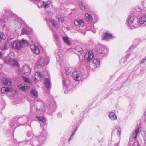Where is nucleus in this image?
Masks as SVG:
<instances>
[{"label": "nucleus", "mask_w": 146, "mask_h": 146, "mask_svg": "<svg viewBox=\"0 0 146 146\" xmlns=\"http://www.w3.org/2000/svg\"><path fill=\"white\" fill-rule=\"evenodd\" d=\"M47 134L46 131H43L38 137H33L31 142V145L32 146H40L44 142L46 139Z\"/></svg>", "instance_id": "f257e3e1"}, {"label": "nucleus", "mask_w": 146, "mask_h": 146, "mask_svg": "<svg viewBox=\"0 0 146 146\" xmlns=\"http://www.w3.org/2000/svg\"><path fill=\"white\" fill-rule=\"evenodd\" d=\"M15 55L13 52L10 53L9 56L5 57L4 60L6 63L11 66H17L18 64L15 59Z\"/></svg>", "instance_id": "f03ea898"}, {"label": "nucleus", "mask_w": 146, "mask_h": 146, "mask_svg": "<svg viewBox=\"0 0 146 146\" xmlns=\"http://www.w3.org/2000/svg\"><path fill=\"white\" fill-rule=\"evenodd\" d=\"M49 59L46 56H42L37 62L36 67L37 68H41L49 63Z\"/></svg>", "instance_id": "7ed1b4c3"}, {"label": "nucleus", "mask_w": 146, "mask_h": 146, "mask_svg": "<svg viewBox=\"0 0 146 146\" xmlns=\"http://www.w3.org/2000/svg\"><path fill=\"white\" fill-rule=\"evenodd\" d=\"M37 101L38 102H40L41 103V104H40V103L38 102L37 104V106H34L33 107L32 106L33 105V104L32 103L31 104V107L32 109L35 110V111L38 113L41 114L42 112V109L43 106L42 102V100L40 99H38Z\"/></svg>", "instance_id": "20e7f679"}, {"label": "nucleus", "mask_w": 146, "mask_h": 146, "mask_svg": "<svg viewBox=\"0 0 146 146\" xmlns=\"http://www.w3.org/2000/svg\"><path fill=\"white\" fill-rule=\"evenodd\" d=\"M57 107L56 103L54 102H52L49 104L48 109V114L52 115L55 110Z\"/></svg>", "instance_id": "39448f33"}, {"label": "nucleus", "mask_w": 146, "mask_h": 146, "mask_svg": "<svg viewBox=\"0 0 146 146\" xmlns=\"http://www.w3.org/2000/svg\"><path fill=\"white\" fill-rule=\"evenodd\" d=\"M11 45L13 48L17 50L21 49L22 47V44L21 40H15L11 43Z\"/></svg>", "instance_id": "423d86ee"}, {"label": "nucleus", "mask_w": 146, "mask_h": 146, "mask_svg": "<svg viewBox=\"0 0 146 146\" xmlns=\"http://www.w3.org/2000/svg\"><path fill=\"white\" fill-rule=\"evenodd\" d=\"M145 7L143 10L141 11L142 15L141 17L139 20V23L141 24H143L146 21V4L145 5Z\"/></svg>", "instance_id": "0eeeda50"}, {"label": "nucleus", "mask_w": 146, "mask_h": 146, "mask_svg": "<svg viewBox=\"0 0 146 146\" xmlns=\"http://www.w3.org/2000/svg\"><path fill=\"white\" fill-rule=\"evenodd\" d=\"M134 19L135 17H134L133 15H130L128 17L127 21V24L128 25L129 27L132 29L138 27L137 26H134L131 25L132 24Z\"/></svg>", "instance_id": "6e6552de"}, {"label": "nucleus", "mask_w": 146, "mask_h": 146, "mask_svg": "<svg viewBox=\"0 0 146 146\" xmlns=\"http://www.w3.org/2000/svg\"><path fill=\"white\" fill-rule=\"evenodd\" d=\"M97 51L98 54L103 56L108 52V49L104 46H102L97 50Z\"/></svg>", "instance_id": "1a4fd4ad"}, {"label": "nucleus", "mask_w": 146, "mask_h": 146, "mask_svg": "<svg viewBox=\"0 0 146 146\" xmlns=\"http://www.w3.org/2000/svg\"><path fill=\"white\" fill-rule=\"evenodd\" d=\"M72 76L74 80L78 81L81 79L82 73L80 71H76L73 73Z\"/></svg>", "instance_id": "9d476101"}, {"label": "nucleus", "mask_w": 146, "mask_h": 146, "mask_svg": "<svg viewBox=\"0 0 146 146\" xmlns=\"http://www.w3.org/2000/svg\"><path fill=\"white\" fill-rule=\"evenodd\" d=\"M22 69L23 74L27 76L30 74L31 70L29 65H25L22 67Z\"/></svg>", "instance_id": "9b49d317"}, {"label": "nucleus", "mask_w": 146, "mask_h": 146, "mask_svg": "<svg viewBox=\"0 0 146 146\" xmlns=\"http://www.w3.org/2000/svg\"><path fill=\"white\" fill-rule=\"evenodd\" d=\"M30 48L32 52L36 54L39 55L40 53V49L38 47L35 45H32L31 46Z\"/></svg>", "instance_id": "f8f14e48"}, {"label": "nucleus", "mask_w": 146, "mask_h": 146, "mask_svg": "<svg viewBox=\"0 0 146 146\" xmlns=\"http://www.w3.org/2000/svg\"><path fill=\"white\" fill-rule=\"evenodd\" d=\"M74 24L78 27H82L84 25L83 20L80 19H78L74 21Z\"/></svg>", "instance_id": "ddd939ff"}, {"label": "nucleus", "mask_w": 146, "mask_h": 146, "mask_svg": "<svg viewBox=\"0 0 146 146\" xmlns=\"http://www.w3.org/2000/svg\"><path fill=\"white\" fill-rule=\"evenodd\" d=\"M43 77V76L41 72H37L35 74L34 80L35 81L37 82L40 80V79Z\"/></svg>", "instance_id": "4468645a"}, {"label": "nucleus", "mask_w": 146, "mask_h": 146, "mask_svg": "<svg viewBox=\"0 0 146 146\" xmlns=\"http://www.w3.org/2000/svg\"><path fill=\"white\" fill-rule=\"evenodd\" d=\"M44 85L46 88L48 90L51 88V83L50 80L48 78H46L44 80Z\"/></svg>", "instance_id": "2eb2a0df"}, {"label": "nucleus", "mask_w": 146, "mask_h": 146, "mask_svg": "<svg viewBox=\"0 0 146 146\" xmlns=\"http://www.w3.org/2000/svg\"><path fill=\"white\" fill-rule=\"evenodd\" d=\"M27 117L25 116L23 118H19V119H18L17 118L15 119H14L12 120V121L11 122V123L10 124V125L12 127H13L14 126H15V125L17 123V121L19 122L20 121L22 120L23 119H27Z\"/></svg>", "instance_id": "dca6fc26"}, {"label": "nucleus", "mask_w": 146, "mask_h": 146, "mask_svg": "<svg viewBox=\"0 0 146 146\" xmlns=\"http://www.w3.org/2000/svg\"><path fill=\"white\" fill-rule=\"evenodd\" d=\"M2 82L4 85L7 86L11 85L12 83V81L10 79L6 78H3L2 80Z\"/></svg>", "instance_id": "f3484780"}, {"label": "nucleus", "mask_w": 146, "mask_h": 146, "mask_svg": "<svg viewBox=\"0 0 146 146\" xmlns=\"http://www.w3.org/2000/svg\"><path fill=\"white\" fill-rule=\"evenodd\" d=\"M42 4L40 5H39V3H38V7L40 8V7H42L43 5L45 8H48L50 6V4L51 3V2L50 1H48L46 3L44 2H42Z\"/></svg>", "instance_id": "a211bd4d"}, {"label": "nucleus", "mask_w": 146, "mask_h": 146, "mask_svg": "<svg viewBox=\"0 0 146 146\" xmlns=\"http://www.w3.org/2000/svg\"><path fill=\"white\" fill-rule=\"evenodd\" d=\"M19 88L22 90L26 91L30 89V87L27 84H22L19 86Z\"/></svg>", "instance_id": "6ab92c4d"}, {"label": "nucleus", "mask_w": 146, "mask_h": 146, "mask_svg": "<svg viewBox=\"0 0 146 146\" xmlns=\"http://www.w3.org/2000/svg\"><path fill=\"white\" fill-rule=\"evenodd\" d=\"M53 35L56 41V45L58 47H60L61 46V41L60 40L59 38L58 37V36L57 34L56 33H54Z\"/></svg>", "instance_id": "aec40b11"}, {"label": "nucleus", "mask_w": 146, "mask_h": 146, "mask_svg": "<svg viewBox=\"0 0 146 146\" xmlns=\"http://www.w3.org/2000/svg\"><path fill=\"white\" fill-rule=\"evenodd\" d=\"M92 65L94 68H97L100 66V61L97 58H95L92 61Z\"/></svg>", "instance_id": "412c9836"}, {"label": "nucleus", "mask_w": 146, "mask_h": 146, "mask_svg": "<svg viewBox=\"0 0 146 146\" xmlns=\"http://www.w3.org/2000/svg\"><path fill=\"white\" fill-rule=\"evenodd\" d=\"M75 52L76 54H82L84 53V50L80 46H77L75 48Z\"/></svg>", "instance_id": "4be33fe9"}, {"label": "nucleus", "mask_w": 146, "mask_h": 146, "mask_svg": "<svg viewBox=\"0 0 146 146\" xmlns=\"http://www.w3.org/2000/svg\"><path fill=\"white\" fill-rule=\"evenodd\" d=\"M94 56L92 52H89L85 57V60L87 62L90 61L93 58Z\"/></svg>", "instance_id": "5701e85b"}, {"label": "nucleus", "mask_w": 146, "mask_h": 146, "mask_svg": "<svg viewBox=\"0 0 146 146\" xmlns=\"http://www.w3.org/2000/svg\"><path fill=\"white\" fill-rule=\"evenodd\" d=\"M56 53V56L57 60L60 62V61L62 60L63 55L62 54V52L60 51L57 52Z\"/></svg>", "instance_id": "b1692460"}, {"label": "nucleus", "mask_w": 146, "mask_h": 146, "mask_svg": "<svg viewBox=\"0 0 146 146\" xmlns=\"http://www.w3.org/2000/svg\"><path fill=\"white\" fill-rule=\"evenodd\" d=\"M109 118L112 120H115L117 119V117L114 113L111 112L109 113L108 115Z\"/></svg>", "instance_id": "393cba45"}, {"label": "nucleus", "mask_w": 146, "mask_h": 146, "mask_svg": "<svg viewBox=\"0 0 146 146\" xmlns=\"http://www.w3.org/2000/svg\"><path fill=\"white\" fill-rule=\"evenodd\" d=\"M139 128H137L134 130L132 133V137L133 138L135 139L138 135L139 134Z\"/></svg>", "instance_id": "a878e982"}, {"label": "nucleus", "mask_w": 146, "mask_h": 146, "mask_svg": "<svg viewBox=\"0 0 146 146\" xmlns=\"http://www.w3.org/2000/svg\"><path fill=\"white\" fill-rule=\"evenodd\" d=\"M62 38L64 43L68 45L71 44V43L69 40V38L67 36H62Z\"/></svg>", "instance_id": "bb28decb"}, {"label": "nucleus", "mask_w": 146, "mask_h": 146, "mask_svg": "<svg viewBox=\"0 0 146 146\" xmlns=\"http://www.w3.org/2000/svg\"><path fill=\"white\" fill-rule=\"evenodd\" d=\"M63 78L64 79V80H62L63 84L64 86L63 88L65 90L64 91V92L66 94L68 93L69 91H70V89H68V88H67V87L66 86V82L65 80V79L64 78L63 76Z\"/></svg>", "instance_id": "cd10ccee"}, {"label": "nucleus", "mask_w": 146, "mask_h": 146, "mask_svg": "<svg viewBox=\"0 0 146 146\" xmlns=\"http://www.w3.org/2000/svg\"><path fill=\"white\" fill-rule=\"evenodd\" d=\"M31 94L32 96L35 98L38 96V92L37 91L34 89H32L31 91Z\"/></svg>", "instance_id": "c85d7f7f"}, {"label": "nucleus", "mask_w": 146, "mask_h": 146, "mask_svg": "<svg viewBox=\"0 0 146 146\" xmlns=\"http://www.w3.org/2000/svg\"><path fill=\"white\" fill-rule=\"evenodd\" d=\"M85 16L87 21L90 22L92 21L93 18L91 14L86 13L85 14Z\"/></svg>", "instance_id": "c756f323"}, {"label": "nucleus", "mask_w": 146, "mask_h": 146, "mask_svg": "<svg viewBox=\"0 0 146 146\" xmlns=\"http://www.w3.org/2000/svg\"><path fill=\"white\" fill-rule=\"evenodd\" d=\"M112 35L110 33H106L105 34V36L103 39L104 40H107L108 39L112 38Z\"/></svg>", "instance_id": "7c9ffc66"}, {"label": "nucleus", "mask_w": 146, "mask_h": 146, "mask_svg": "<svg viewBox=\"0 0 146 146\" xmlns=\"http://www.w3.org/2000/svg\"><path fill=\"white\" fill-rule=\"evenodd\" d=\"M5 17H3L0 19V21L2 23H5L9 21V20L6 16L5 15Z\"/></svg>", "instance_id": "2f4dec72"}, {"label": "nucleus", "mask_w": 146, "mask_h": 146, "mask_svg": "<svg viewBox=\"0 0 146 146\" xmlns=\"http://www.w3.org/2000/svg\"><path fill=\"white\" fill-rule=\"evenodd\" d=\"M56 18L58 19L59 22L63 23L64 21V18L62 16L58 15L56 16Z\"/></svg>", "instance_id": "473e14b6"}, {"label": "nucleus", "mask_w": 146, "mask_h": 146, "mask_svg": "<svg viewBox=\"0 0 146 146\" xmlns=\"http://www.w3.org/2000/svg\"><path fill=\"white\" fill-rule=\"evenodd\" d=\"M21 41L22 43V45H25L27 46L29 44V42L27 40L23 39L21 40Z\"/></svg>", "instance_id": "72a5a7b5"}, {"label": "nucleus", "mask_w": 146, "mask_h": 146, "mask_svg": "<svg viewBox=\"0 0 146 146\" xmlns=\"http://www.w3.org/2000/svg\"><path fill=\"white\" fill-rule=\"evenodd\" d=\"M116 129L117 131V136H119L121 135V128L119 126H116Z\"/></svg>", "instance_id": "f704fd0d"}, {"label": "nucleus", "mask_w": 146, "mask_h": 146, "mask_svg": "<svg viewBox=\"0 0 146 146\" xmlns=\"http://www.w3.org/2000/svg\"><path fill=\"white\" fill-rule=\"evenodd\" d=\"M36 117L39 121H42L43 123H45L46 122L45 119L43 117L36 116Z\"/></svg>", "instance_id": "c9c22d12"}, {"label": "nucleus", "mask_w": 146, "mask_h": 146, "mask_svg": "<svg viewBox=\"0 0 146 146\" xmlns=\"http://www.w3.org/2000/svg\"><path fill=\"white\" fill-rule=\"evenodd\" d=\"M50 22L51 23L52 25L53 26L55 27H56L57 26V25L55 21L52 19H49Z\"/></svg>", "instance_id": "e433bc0d"}, {"label": "nucleus", "mask_w": 146, "mask_h": 146, "mask_svg": "<svg viewBox=\"0 0 146 146\" xmlns=\"http://www.w3.org/2000/svg\"><path fill=\"white\" fill-rule=\"evenodd\" d=\"M79 5L80 8L83 11H85V7L83 5V3H82L81 1H79Z\"/></svg>", "instance_id": "4c0bfd02"}, {"label": "nucleus", "mask_w": 146, "mask_h": 146, "mask_svg": "<svg viewBox=\"0 0 146 146\" xmlns=\"http://www.w3.org/2000/svg\"><path fill=\"white\" fill-rule=\"evenodd\" d=\"M142 135L144 141L146 143V131L143 132L142 133Z\"/></svg>", "instance_id": "58836bf2"}, {"label": "nucleus", "mask_w": 146, "mask_h": 146, "mask_svg": "<svg viewBox=\"0 0 146 146\" xmlns=\"http://www.w3.org/2000/svg\"><path fill=\"white\" fill-rule=\"evenodd\" d=\"M3 33L0 32V42L4 41L5 40L4 38L3 37Z\"/></svg>", "instance_id": "ea45409f"}, {"label": "nucleus", "mask_w": 146, "mask_h": 146, "mask_svg": "<svg viewBox=\"0 0 146 146\" xmlns=\"http://www.w3.org/2000/svg\"><path fill=\"white\" fill-rule=\"evenodd\" d=\"M22 34H28L29 33V32L27 29H23L22 30Z\"/></svg>", "instance_id": "a19ab883"}, {"label": "nucleus", "mask_w": 146, "mask_h": 146, "mask_svg": "<svg viewBox=\"0 0 146 146\" xmlns=\"http://www.w3.org/2000/svg\"><path fill=\"white\" fill-rule=\"evenodd\" d=\"M23 80H24L25 82L26 83H30V81L28 78L25 77H23Z\"/></svg>", "instance_id": "79ce46f5"}, {"label": "nucleus", "mask_w": 146, "mask_h": 146, "mask_svg": "<svg viewBox=\"0 0 146 146\" xmlns=\"http://www.w3.org/2000/svg\"><path fill=\"white\" fill-rule=\"evenodd\" d=\"M65 70L66 75H69L71 73V70L67 68Z\"/></svg>", "instance_id": "37998d69"}, {"label": "nucleus", "mask_w": 146, "mask_h": 146, "mask_svg": "<svg viewBox=\"0 0 146 146\" xmlns=\"http://www.w3.org/2000/svg\"><path fill=\"white\" fill-rule=\"evenodd\" d=\"M6 92L7 93L9 92H11L12 90V89L11 88H9L7 87H5Z\"/></svg>", "instance_id": "c03bdc74"}, {"label": "nucleus", "mask_w": 146, "mask_h": 146, "mask_svg": "<svg viewBox=\"0 0 146 146\" xmlns=\"http://www.w3.org/2000/svg\"><path fill=\"white\" fill-rule=\"evenodd\" d=\"M131 146H140L138 141H135Z\"/></svg>", "instance_id": "a18cd8bd"}, {"label": "nucleus", "mask_w": 146, "mask_h": 146, "mask_svg": "<svg viewBox=\"0 0 146 146\" xmlns=\"http://www.w3.org/2000/svg\"><path fill=\"white\" fill-rule=\"evenodd\" d=\"M1 92L2 93H4L6 92L5 87H3L2 88Z\"/></svg>", "instance_id": "49530a36"}, {"label": "nucleus", "mask_w": 146, "mask_h": 146, "mask_svg": "<svg viewBox=\"0 0 146 146\" xmlns=\"http://www.w3.org/2000/svg\"><path fill=\"white\" fill-rule=\"evenodd\" d=\"M8 46L6 44H5L4 45L3 47V49L4 50H6L8 49Z\"/></svg>", "instance_id": "de8ad7c7"}, {"label": "nucleus", "mask_w": 146, "mask_h": 146, "mask_svg": "<svg viewBox=\"0 0 146 146\" xmlns=\"http://www.w3.org/2000/svg\"><path fill=\"white\" fill-rule=\"evenodd\" d=\"M3 56V54L1 52V51H0V58L2 59Z\"/></svg>", "instance_id": "09e8293b"}, {"label": "nucleus", "mask_w": 146, "mask_h": 146, "mask_svg": "<svg viewBox=\"0 0 146 146\" xmlns=\"http://www.w3.org/2000/svg\"><path fill=\"white\" fill-rule=\"evenodd\" d=\"M75 133L74 132L71 135V137H70L69 139V141H70L71 139V137L75 135Z\"/></svg>", "instance_id": "8fccbe9b"}, {"label": "nucleus", "mask_w": 146, "mask_h": 146, "mask_svg": "<svg viewBox=\"0 0 146 146\" xmlns=\"http://www.w3.org/2000/svg\"><path fill=\"white\" fill-rule=\"evenodd\" d=\"M146 62V58H145L141 62V64L144 63Z\"/></svg>", "instance_id": "3c124183"}, {"label": "nucleus", "mask_w": 146, "mask_h": 146, "mask_svg": "<svg viewBox=\"0 0 146 146\" xmlns=\"http://www.w3.org/2000/svg\"><path fill=\"white\" fill-rule=\"evenodd\" d=\"M31 132L28 131L27 133V136H30L31 135Z\"/></svg>", "instance_id": "603ef678"}, {"label": "nucleus", "mask_w": 146, "mask_h": 146, "mask_svg": "<svg viewBox=\"0 0 146 146\" xmlns=\"http://www.w3.org/2000/svg\"><path fill=\"white\" fill-rule=\"evenodd\" d=\"M119 145V143H117L115 144V146H118Z\"/></svg>", "instance_id": "864d4df0"}, {"label": "nucleus", "mask_w": 146, "mask_h": 146, "mask_svg": "<svg viewBox=\"0 0 146 146\" xmlns=\"http://www.w3.org/2000/svg\"><path fill=\"white\" fill-rule=\"evenodd\" d=\"M130 55V54H127L126 56V58H127L128 57H129Z\"/></svg>", "instance_id": "5fc2aeb1"}, {"label": "nucleus", "mask_w": 146, "mask_h": 146, "mask_svg": "<svg viewBox=\"0 0 146 146\" xmlns=\"http://www.w3.org/2000/svg\"><path fill=\"white\" fill-rule=\"evenodd\" d=\"M23 142H20L19 144V146H21V144H22V143H23Z\"/></svg>", "instance_id": "6e6d98bb"}, {"label": "nucleus", "mask_w": 146, "mask_h": 146, "mask_svg": "<svg viewBox=\"0 0 146 146\" xmlns=\"http://www.w3.org/2000/svg\"><path fill=\"white\" fill-rule=\"evenodd\" d=\"M133 47V45L129 47V50H130V49H131Z\"/></svg>", "instance_id": "4d7b16f0"}, {"label": "nucleus", "mask_w": 146, "mask_h": 146, "mask_svg": "<svg viewBox=\"0 0 146 146\" xmlns=\"http://www.w3.org/2000/svg\"><path fill=\"white\" fill-rule=\"evenodd\" d=\"M77 129L76 128L75 129H74V132L75 133V132H76V131H77Z\"/></svg>", "instance_id": "13d9d810"}, {"label": "nucleus", "mask_w": 146, "mask_h": 146, "mask_svg": "<svg viewBox=\"0 0 146 146\" xmlns=\"http://www.w3.org/2000/svg\"><path fill=\"white\" fill-rule=\"evenodd\" d=\"M34 1H36L37 2H40V3H41V2H40V0H33Z\"/></svg>", "instance_id": "bf43d9fd"}, {"label": "nucleus", "mask_w": 146, "mask_h": 146, "mask_svg": "<svg viewBox=\"0 0 146 146\" xmlns=\"http://www.w3.org/2000/svg\"><path fill=\"white\" fill-rule=\"evenodd\" d=\"M144 115L145 116H146V111L144 113Z\"/></svg>", "instance_id": "052dcab7"}, {"label": "nucleus", "mask_w": 146, "mask_h": 146, "mask_svg": "<svg viewBox=\"0 0 146 146\" xmlns=\"http://www.w3.org/2000/svg\"><path fill=\"white\" fill-rule=\"evenodd\" d=\"M131 141H129V143H130V144L131 143Z\"/></svg>", "instance_id": "680f3d73"}, {"label": "nucleus", "mask_w": 146, "mask_h": 146, "mask_svg": "<svg viewBox=\"0 0 146 146\" xmlns=\"http://www.w3.org/2000/svg\"><path fill=\"white\" fill-rule=\"evenodd\" d=\"M139 10H140V9H139ZM140 10H141H141L140 9Z\"/></svg>", "instance_id": "e2e57ef3"}]
</instances>
